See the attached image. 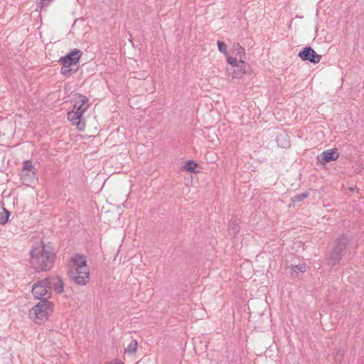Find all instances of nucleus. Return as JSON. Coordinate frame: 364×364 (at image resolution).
<instances>
[{
    "label": "nucleus",
    "mask_w": 364,
    "mask_h": 364,
    "mask_svg": "<svg viewBox=\"0 0 364 364\" xmlns=\"http://www.w3.org/2000/svg\"><path fill=\"white\" fill-rule=\"evenodd\" d=\"M56 254L55 247L50 242L39 240L29 250V264L37 272H48L54 265Z\"/></svg>",
    "instance_id": "1"
},
{
    "label": "nucleus",
    "mask_w": 364,
    "mask_h": 364,
    "mask_svg": "<svg viewBox=\"0 0 364 364\" xmlns=\"http://www.w3.org/2000/svg\"><path fill=\"white\" fill-rule=\"evenodd\" d=\"M71 103L73 108L67 113L68 120L72 126L83 132L86 128V121L83 114L90 107L89 99L85 95L76 93L73 95Z\"/></svg>",
    "instance_id": "2"
},
{
    "label": "nucleus",
    "mask_w": 364,
    "mask_h": 364,
    "mask_svg": "<svg viewBox=\"0 0 364 364\" xmlns=\"http://www.w3.org/2000/svg\"><path fill=\"white\" fill-rule=\"evenodd\" d=\"M68 276L77 285H85L90 282V268L85 256L75 255L72 257Z\"/></svg>",
    "instance_id": "3"
},
{
    "label": "nucleus",
    "mask_w": 364,
    "mask_h": 364,
    "mask_svg": "<svg viewBox=\"0 0 364 364\" xmlns=\"http://www.w3.org/2000/svg\"><path fill=\"white\" fill-rule=\"evenodd\" d=\"M54 307L53 301L48 299L41 300L29 310L28 316L33 322L41 323L49 319L54 311Z\"/></svg>",
    "instance_id": "4"
},
{
    "label": "nucleus",
    "mask_w": 364,
    "mask_h": 364,
    "mask_svg": "<svg viewBox=\"0 0 364 364\" xmlns=\"http://www.w3.org/2000/svg\"><path fill=\"white\" fill-rule=\"evenodd\" d=\"M82 55L80 50L73 49L59 59V63L62 65L60 73L66 77L70 76L76 73L79 69L80 60Z\"/></svg>",
    "instance_id": "5"
},
{
    "label": "nucleus",
    "mask_w": 364,
    "mask_h": 364,
    "mask_svg": "<svg viewBox=\"0 0 364 364\" xmlns=\"http://www.w3.org/2000/svg\"><path fill=\"white\" fill-rule=\"evenodd\" d=\"M37 169L31 160H26L22 164V168L20 173V178L25 184L32 183L36 178Z\"/></svg>",
    "instance_id": "6"
},
{
    "label": "nucleus",
    "mask_w": 364,
    "mask_h": 364,
    "mask_svg": "<svg viewBox=\"0 0 364 364\" xmlns=\"http://www.w3.org/2000/svg\"><path fill=\"white\" fill-rule=\"evenodd\" d=\"M48 279L45 278L36 282L32 287L31 292L34 297L38 299H41L47 294L50 295V286L48 284Z\"/></svg>",
    "instance_id": "7"
},
{
    "label": "nucleus",
    "mask_w": 364,
    "mask_h": 364,
    "mask_svg": "<svg viewBox=\"0 0 364 364\" xmlns=\"http://www.w3.org/2000/svg\"><path fill=\"white\" fill-rule=\"evenodd\" d=\"M299 57L303 60H309L313 63H318L321 59V55L316 53L311 47H306L299 53Z\"/></svg>",
    "instance_id": "8"
},
{
    "label": "nucleus",
    "mask_w": 364,
    "mask_h": 364,
    "mask_svg": "<svg viewBox=\"0 0 364 364\" xmlns=\"http://www.w3.org/2000/svg\"><path fill=\"white\" fill-rule=\"evenodd\" d=\"M339 157V153L336 149H328L323 151L317 156L318 161L321 164H325L331 161H336Z\"/></svg>",
    "instance_id": "9"
},
{
    "label": "nucleus",
    "mask_w": 364,
    "mask_h": 364,
    "mask_svg": "<svg viewBox=\"0 0 364 364\" xmlns=\"http://www.w3.org/2000/svg\"><path fill=\"white\" fill-rule=\"evenodd\" d=\"M229 55H232L236 58V60H237L238 63V66H240V65H242L245 63V50L237 43L232 45Z\"/></svg>",
    "instance_id": "10"
},
{
    "label": "nucleus",
    "mask_w": 364,
    "mask_h": 364,
    "mask_svg": "<svg viewBox=\"0 0 364 364\" xmlns=\"http://www.w3.org/2000/svg\"><path fill=\"white\" fill-rule=\"evenodd\" d=\"M50 290L53 289L57 294H63L64 292V282L58 276L47 277Z\"/></svg>",
    "instance_id": "11"
},
{
    "label": "nucleus",
    "mask_w": 364,
    "mask_h": 364,
    "mask_svg": "<svg viewBox=\"0 0 364 364\" xmlns=\"http://www.w3.org/2000/svg\"><path fill=\"white\" fill-rule=\"evenodd\" d=\"M217 45L220 52H221L225 55L228 63L232 66L238 67V63L237 60H236V58L234 57L232 55H229V53L228 52L227 45L223 41H218Z\"/></svg>",
    "instance_id": "12"
},
{
    "label": "nucleus",
    "mask_w": 364,
    "mask_h": 364,
    "mask_svg": "<svg viewBox=\"0 0 364 364\" xmlns=\"http://www.w3.org/2000/svg\"><path fill=\"white\" fill-rule=\"evenodd\" d=\"M10 215V212L6 209L4 202L0 201V224L6 225L9 220Z\"/></svg>",
    "instance_id": "13"
},
{
    "label": "nucleus",
    "mask_w": 364,
    "mask_h": 364,
    "mask_svg": "<svg viewBox=\"0 0 364 364\" xmlns=\"http://www.w3.org/2000/svg\"><path fill=\"white\" fill-rule=\"evenodd\" d=\"M138 350V342L135 339H132L124 348V355H133Z\"/></svg>",
    "instance_id": "14"
},
{
    "label": "nucleus",
    "mask_w": 364,
    "mask_h": 364,
    "mask_svg": "<svg viewBox=\"0 0 364 364\" xmlns=\"http://www.w3.org/2000/svg\"><path fill=\"white\" fill-rule=\"evenodd\" d=\"M291 275L296 276L299 273H304L306 271V265L304 263H301L296 265H291L290 267Z\"/></svg>",
    "instance_id": "15"
},
{
    "label": "nucleus",
    "mask_w": 364,
    "mask_h": 364,
    "mask_svg": "<svg viewBox=\"0 0 364 364\" xmlns=\"http://www.w3.org/2000/svg\"><path fill=\"white\" fill-rule=\"evenodd\" d=\"M198 166V164L195 161L188 160L185 163L184 168L186 171L191 173H197L196 168Z\"/></svg>",
    "instance_id": "16"
},
{
    "label": "nucleus",
    "mask_w": 364,
    "mask_h": 364,
    "mask_svg": "<svg viewBox=\"0 0 364 364\" xmlns=\"http://www.w3.org/2000/svg\"><path fill=\"white\" fill-rule=\"evenodd\" d=\"M105 364H125L123 361L118 358L113 359L110 361L107 362Z\"/></svg>",
    "instance_id": "17"
},
{
    "label": "nucleus",
    "mask_w": 364,
    "mask_h": 364,
    "mask_svg": "<svg viewBox=\"0 0 364 364\" xmlns=\"http://www.w3.org/2000/svg\"><path fill=\"white\" fill-rule=\"evenodd\" d=\"M307 197H308V193H302L300 195H297L295 198L297 201H301Z\"/></svg>",
    "instance_id": "18"
},
{
    "label": "nucleus",
    "mask_w": 364,
    "mask_h": 364,
    "mask_svg": "<svg viewBox=\"0 0 364 364\" xmlns=\"http://www.w3.org/2000/svg\"><path fill=\"white\" fill-rule=\"evenodd\" d=\"M235 76H234L233 78L234 77L238 78L239 77V76H238L239 73H242V74L244 75V74H246V71L245 70H240V72H235Z\"/></svg>",
    "instance_id": "19"
}]
</instances>
